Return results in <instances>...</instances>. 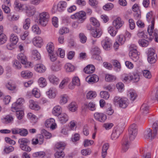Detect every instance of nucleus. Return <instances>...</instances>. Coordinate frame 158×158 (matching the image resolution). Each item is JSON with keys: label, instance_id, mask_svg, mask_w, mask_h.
<instances>
[{"label": "nucleus", "instance_id": "2eb2a0df", "mask_svg": "<svg viewBox=\"0 0 158 158\" xmlns=\"http://www.w3.org/2000/svg\"><path fill=\"white\" fill-rule=\"evenodd\" d=\"M43 42V39L39 36L34 37L32 40V43L34 45L39 48H40L42 46Z\"/></svg>", "mask_w": 158, "mask_h": 158}, {"label": "nucleus", "instance_id": "412c9836", "mask_svg": "<svg viewBox=\"0 0 158 158\" xmlns=\"http://www.w3.org/2000/svg\"><path fill=\"white\" fill-rule=\"evenodd\" d=\"M25 4H22L18 0H16L14 3L15 8V9L18 11H23V6Z\"/></svg>", "mask_w": 158, "mask_h": 158}, {"label": "nucleus", "instance_id": "4d7b16f0", "mask_svg": "<svg viewBox=\"0 0 158 158\" xmlns=\"http://www.w3.org/2000/svg\"><path fill=\"white\" fill-rule=\"evenodd\" d=\"M55 156L56 158H63L65 156L64 152L62 151H57L55 154Z\"/></svg>", "mask_w": 158, "mask_h": 158}, {"label": "nucleus", "instance_id": "a878e982", "mask_svg": "<svg viewBox=\"0 0 158 158\" xmlns=\"http://www.w3.org/2000/svg\"><path fill=\"white\" fill-rule=\"evenodd\" d=\"M46 94L49 98H54L56 96V90L55 88H50Z\"/></svg>", "mask_w": 158, "mask_h": 158}, {"label": "nucleus", "instance_id": "a211bd4d", "mask_svg": "<svg viewBox=\"0 0 158 158\" xmlns=\"http://www.w3.org/2000/svg\"><path fill=\"white\" fill-rule=\"evenodd\" d=\"M95 70V68L94 65L89 64L84 68V71L86 73L91 74L93 73Z\"/></svg>", "mask_w": 158, "mask_h": 158}, {"label": "nucleus", "instance_id": "4be33fe9", "mask_svg": "<svg viewBox=\"0 0 158 158\" xmlns=\"http://www.w3.org/2000/svg\"><path fill=\"white\" fill-rule=\"evenodd\" d=\"M129 56L130 58L135 62L137 61L139 58V54L137 51L129 52Z\"/></svg>", "mask_w": 158, "mask_h": 158}, {"label": "nucleus", "instance_id": "f704fd0d", "mask_svg": "<svg viewBox=\"0 0 158 158\" xmlns=\"http://www.w3.org/2000/svg\"><path fill=\"white\" fill-rule=\"evenodd\" d=\"M64 68L66 71L68 72H72L74 69V66L69 63L66 64L64 65Z\"/></svg>", "mask_w": 158, "mask_h": 158}, {"label": "nucleus", "instance_id": "09e8293b", "mask_svg": "<svg viewBox=\"0 0 158 158\" xmlns=\"http://www.w3.org/2000/svg\"><path fill=\"white\" fill-rule=\"evenodd\" d=\"M30 19L29 18L26 19L23 23V28L26 30L28 29L30 24Z\"/></svg>", "mask_w": 158, "mask_h": 158}, {"label": "nucleus", "instance_id": "6e6d98bb", "mask_svg": "<svg viewBox=\"0 0 158 158\" xmlns=\"http://www.w3.org/2000/svg\"><path fill=\"white\" fill-rule=\"evenodd\" d=\"M7 40V37L5 34H0V45L5 43Z\"/></svg>", "mask_w": 158, "mask_h": 158}, {"label": "nucleus", "instance_id": "7c9ffc66", "mask_svg": "<svg viewBox=\"0 0 158 158\" xmlns=\"http://www.w3.org/2000/svg\"><path fill=\"white\" fill-rule=\"evenodd\" d=\"M127 94L130 100L132 101L135 100L137 97L135 92L133 90H130L129 91Z\"/></svg>", "mask_w": 158, "mask_h": 158}, {"label": "nucleus", "instance_id": "2f4dec72", "mask_svg": "<svg viewBox=\"0 0 158 158\" xmlns=\"http://www.w3.org/2000/svg\"><path fill=\"white\" fill-rule=\"evenodd\" d=\"M17 58L22 64H25L27 61L26 56L23 53L19 54L17 56Z\"/></svg>", "mask_w": 158, "mask_h": 158}, {"label": "nucleus", "instance_id": "a19ab883", "mask_svg": "<svg viewBox=\"0 0 158 158\" xmlns=\"http://www.w3.org/2000/svg\"><path fill=\"white\" fill-rule=\"evenodd\" d=\"M22 77L25 78H29L32 77V73L28 71H23L21 73Z\"/></svg>", "mask_w": 158, "mask_h": 158}, {"label": "nucleus", "instance_id": "680f3d73", "mask_svg": "<svg viewBox=\"0 0 158 158\" xmlns=\"http://www.w3.org/2000/svg\"><path fill=\"white\" fill-rule=\"evenodd\" d=\"M79 37L80 38V41L81 43L84 44L86 42L87 37L83 33H80Z\"/></svg>", "mask_w": 158, "mask_h": 158}, {"label": "nucleus", "instance_id": "4c0bfd02", "mask_svg": "<svg viewBox=\"0 0 158 158\" xmlns=\"http://www.w3.org/2000/svg\"><path fill=\"white\" fill-rule=\"evenodd\" d=\"M131 81L134 82H137L140 79V76L138 73H134L132 75H131Z\"/></svg>", "mask_w": 158, "mask_h": 158}, {"label": "nucleus", "instance_id": "8fccbe9b", "mask_svg": "<svg viewBox=\"0 0 158 158\" xmlns=\"http://www.w3.org/2000/svg\"><path fill=\"white\" fill-rule=\"evenodd\" d=\"M32 31L34 33L37 35L40 34L41 32L39 27L36 25H35L32 26Z\"/></svg>", "mask_w": 158, "mask_h": 158}, {"label": "nucleus", "instance_id": "9b49d317", "mask_svg": "<svg viewBox=\"0 0 158 158\" xmlns=\"http://www.w3.org/2000/svg\"><path fill=\"white\" fill-rule=\"evenodd\" d=\"M102 44L104 49L106 50H109L110 49L112 42L110 39L107 37L102 41Z\"/></svg>", "mask_w": 158, "mask_h": 158}, {"label": "nucleus", "instance_id": "ea45409f", "mask_svg": "<svg viewBox=\"0 0 158 158\" xmlns=\"http://www.w3.org/2000/svg\"><path fill=\"white\" fill-rule=\"evenodd\" d=\"M29 142V140L25 138H21L18 140V143L20 144V147L27 145Z\"/></svg>", "mask_w": 158, "mask_h": 158}, {"label": "nucleus", "instance_id": "4468645a", "mask_svg": "<svg viewBox=\"0 0 158 158\" xmlns=\"http://www.w3.org/2000/svg\"><path fill=\"white\" fill-rule=\"evenodd\" d=\"M55 120L53 118H50L46 120L45 125L48 127H50L51 129L53 130L56 128V124L55 122Z\"/></svg>", "mask_w": 158, "mask_h": 158}, {"label": "nucleus", "instance_id": "c756f323", "mask_svg": "<svg viewBox=\"0 0 158 158\" xmlns=\"http://www.w3.org/2000/svg\"><path fill=\"white\" fill-rule=\"evenodd\" d=\"M48 79L54 85H57L58 83L59 79L54 75H50Z\"/></svg>", "mask_w": 158, "mask_h": 158}, {"label": "nucleus", "instance_id": "603ef678", "mask_svg": "<svg viewBox=\"0 0 158 158\" xmlns=\"http://www.w3.org/2000/svg\"><path fill=\"white\" fill-rule=\"evenodd\" d=\"M122 78L123 81L127 82H129L132 79L131 75L125 74L123 75Z\"/></svg>", "mask_w": 158, "mask_h": 158}, {"label": "nucleus", "instance_id": "393cba45", "mask_svg": "<svg viewBox=\"0 0 158 158\" xmlns=\"http://www.w3.org/2000/svg\"><path fill=\"white\" fill-rule=\"evenodd\" d=\"M102 34V31L99 29H93L92 30L91 35L94 37L99 38Z\"/></svg>", "mask_w": 158, "mask_h": 158}, {"label": "nucleus", "instance_id": "e2e57ef3", "mask_svg": "<svg viewBox=\"0 0 158 158\" xmlns=\"http://www.w3.org/2000/svg\"><path fill=\"white\" fill-rule=\"evenodd\" d=\"M101 97L106 99H107L110 97V95L107 92L102 91L100 93Z\"/></svg>", "mask_w": 158, "mask_h": 158}, {"label": "nucleus", "instance_id": "37998d69", "mask_svg": "<svg viewBox=\"0 0 158 158\" xmlns=\"http://www.w3.org/2000/svg\"><path fill=\"white\" fill-rule=\"evenodd\" d=\"M118 29L115 30L114 27H109L108 28V32L112 36L115 35L118 32Z\"/></svg>", "mask_w": 158, "mask_h": 158}, {"label": "nucleus", "instance_id": "49530a36", "mask_svg": "<svg viewBox=\"0 0 158 158\" xmlns=\"http://www.w3.org/2000/svg\"><path fill=\"white\" fill-rule=\"evenodd\" d=\"M13 67L15 69H19L21 68V65L17 60H15L13 61Z\"/></svg>", "mask_w": 158, "mask_h": 158}, {"label": "nucleus", "instance_id": "20e7f679", "mask_svg": "<svg viewBox=\"0 0 158 158\" xmlns=\"http://www.w3.org/2000/svg\"><path fill=\"white\" fill-rule=\"evenodd\" d=\"M49 18L48 13L46 12H43L39 14L38 23L43 26H45L48 23Z\"/></svg>", "mask_w": 158, "mask_h": 158}, {"label": "nucleus", "instance_id": "39448f33", "mask_svg": "<svg viewBox=\"0 0 158 158\" xmlns=\"http://www.w3.org/2000/svg\"><path fill=\"white\" fill-rule=\"evenodd\" d=\"M71 18L73 19H77L80 23H82L86 19V13L84 11H80L72 15Z\"/></svg>", "mask_w": 158, "mask_h": 158}, {"label": "nucleus", "instance_id": "a18cd8bd", "mask_svg": "<svg viewBox=\"0 0 158 158\" xmlns=\"http://www.w3.org/2000/svg\"><path fill=\"white\" fill-rule=\"evenodd\" d=\"M91 23L93 26L98 27L100 26V23L95 18L91 17L90 19Z\"/></svg>", "mask_w": 158, "mask_h": 158}, {"label": "nucleus", "instance_id": "052dcab7", "mask_svg": "<svg viewBox=\"0 0 158 158\" xmlns=\"http://www.w3.org/2000/svg\"><path fill=\"white\" fill-rule=\"evenodd\" d=\"M19 18V16L18 15H8V19L10 21H16L18 20Z\"/></svg>", "mask_w": 158, "mask_h": 158}, {"label": "nucleus", "instance_id": "bb28decb", "mask_svg": "<svg viewBox=\"0 0 158 158\" xmlns=\"http://www.w3.org/2000/svg\"><path fill=\"white\" fill-rule=\"evenodd\" d=\"M61 112V108L59 106H55L52 110V113L54 115L58 116L59 115Z\"/></svg>", "mask_w": 158, "mask_h": 158}, {"label": "nucleus", "instance_id": "0e129e2a", "mask_svg": "<svg viewBox=\"0 0 158 158\" xmlns=\"http://www.w3.org/2000/svg\"><path fill=\"white\" fill-rule=\"evenodd\" d=\"M117 39L121 44H123L126 40L125 37L123 35H118L117 36Z\"/></svg>", "mask_w": 158, "mask_h": 158}, {"label": "nucleus", "instance_id": "5fc2aeb1", "mask_svg": "<svg viewBox=\"0 0 158 158\" xmlns=\"http://www.w3.org/2000/svg\"><path fill=\"white\" fill-rule=\"evenodd\" d=\"M116 78V77L112 75L107 74L105 76V80L107 81H114Z\"/></svg>", "mask_w": 158, "mask_h": 158}, {"label": "nucleus", "instance_id": "c9c22d12", "mask_svg": "<svg viewBox=\"0 0 158 158\" xmlns=\"http://www.w3.org/2000/svg\"><path fill=\"white\" fill-rule=\"evenodd\" d=\"M66 145L65 143L63 142H59L57 143L55 145L56 148L59 150V151H62L64 149Z\"/></svg>", "mask_w": 158, "mask_h": 158}, {"label": "nucleus", "instance_id": "0eeeda50", "mask_svg": "<svg viewBox=\"0 0 158 158\" xmlns=\"http://www.w3.org/2000/svg\"><path fill=\"white\" fill-rule=\"evenodd\" d=\"M157 59V55L155 53L154 50L152 48H150L148 50V60L151 64L155 63Z\"/></svg>", "mask_w": 158, "mask_h": 158}, {"label": "nucleus", "instance_id": "338daca9", "mask_svg": "<svg viewBox=\"0 0 158 158\" xmlns=\"http://www.w3.org/2000/svg\"><path fill=\"white\" fill-rule=\"evenodd\" d=\"M41 134L44 135L46 139H49L52 136L51 134L46 130L43 129L41 130Z\"/></svg>", "mask_w": 158, "mask_h": 158}, {"label": "nucleus", "instance_id": "aec40b11", "mask_svg": "<svg viewBox=\"0 0 158 158\" xmlns=\"http://www.w3.org/2000/svg\"><path fill=\"white\" fill-rule=\"evenodd\" d=\"M67 3L65 1H60L58 4L57 9L59 11L64 10L67 6Z\"/></svg>", "mask_w": 158, "mask_h": 158}, {"label": "nucleus", "instance_id": "13d9d810", "mask_svg": "<svg viewBox=\"0 0 158 158\" xmlns=\"http://www.w3.org/2000/svg\"><path fill=\"white\" fill-rule=\"evenodd\" d=\"M113 66L114 67L116 71H119L120 69V64L119 62L117 60H114L112 62Z\"/></svg>", "mask_w": 158, "mask_h": 158}, {"label": "nucleus", "instance_id": "864d4df0", "mask_svg": "<svg viewBox=\"0 0 158 158\" xmlns=\"http://www.w3.org/2000/svg\"><path fill=\"white\" fill-rule=\"evenodd\" d=\"M138 43L139 44L143 47H146L149 44L148 41L143 39L139 40Z\"/></svg>", "mask_w": 158, "mask_h": 158}, {"label": "nucleus", "instance_id": "3c124183", "mask_svg": "<svg viewBox=\"0 0 158 158\" xmlns=\"http://www.w3.org/2000/svg\"><path fill=\"white\" fill-rule=\"evenodd\" d=\"M97 94L95 92L90 91L87 93L86 97L87 99H92L95 98Z\"/></svg>", "mask_w": 158, "mask_h": 158}, {"label": "nucleus", "instance_id": "9d476101", "mask_svg": "<svg viewBox=\"0 0 158 158\" xmlns=\"http://www.w3.org/2000/svg\"><path fill=\"white\" fill-rule=\"evenodd\" d=\"M124 22L120 17H118L113 20L112 25L116 29H118L122 27Z\"/></svg>", "mask_w": 158, "mask_h": 158}, {"label": "nucleus", "instance_id": "cd10ccee", "mask_svg": "<svg viewBox=\"0 0 158 158\" xmlns=\"http://www.w3.org/2000/svg\"><path fill=\"white\" fill-rule=\"evenodd\" d=\"M141 112L142 114L145 116L148 113V106L145 104H143L141 107Z\"/></svg>", "mask_w": 158, "mask_h": 158}, {"label": "nucleus", "instance_id": "f3484780", "mask_svg": "<svg viewBox=\"0 0 158 158\" xmlns=\"http://www.w3.org/2000/svg\"><path fill=\"white\" fill-rule=\"evenodd\" d=\"M80 80L77 77H74L72 79V84H70L69 85V88L71 89H73L75 85L78 86L80 85Z\"/></svg>", "mask_w": 158, "mask_h": 158}, {"label": "nucleus", "instance_id": "bf43d9fd", "mask_svg": "<svg viewBox=\"0 0 158 158\" xmlns=\"http://www.w3.org/2000/svg\"><path fill=\"white\" fill-rule=\"evenodd\" d=\"M49 56H50V60L52 61L53 62L57 59V54L56 52H52L49 54Z\"/></svg>", "mask_w": 158, "mask_h": 158}, {"label": "nucleus", "instance_id": "58836bf2", "mask_svg": "<svg viewBox=\"0 0 158 158\" xmlns=\"http://www.w3.org/2000/svg\"><path fill=\"white\" fill-rule=\"evenodd\" d=\"M18 38L15 34H12L10 37V41L11 43L16 44L18 41Z\"/></svg>", "mask_w": 158, "mask_h": 158}, {"label": "nucleus", "instance_id": "e433bc0d", "mask_svg": "<svg viewBox=\"0 0 158 158\" xmlns=\"http://www.w3.org/2000/svg\"><path fill=\"white\" fill-rule=\"evenodd\" d=\"M70 81V79L68 77L64 78L61 82L59 86V88L61 89H63Z\"/></svg>", "mask_w": 158, "mask_h": 158}, {"label": "nucleus", "instance_id": "7ed1b4c3", "mask_svg": "<svg viewBox=\"0 0 158 158\" xmlns=\"http://www.w3.org/2000/svg\"><path fill=\"white\" fill-rule=\"evenodd\" d=\"M113 102L114 104H118L120 107L125 108L129 104V100L126 98H120L118 96L114 97Z\"/></svg>", "mask_w": 158, "mask_h": 158}, {"label": "nucleus", "instance_id": "5701e85b", "mask_svg": "<svg viewBox=\"0 0 158 158\" xmlns=\"http://www.w3.org/2000/svg\"><path fill=\"white\" fill-rule=\"evenodd\" d=\"M85 107L88 109L90 110L93 111L96 109V105L94 103L90 102L89 103H85L84 104Z\"/></svg>", "mask_w": 158, "mask_h": 158}, {"label": "nucleus", "instance_id": "6e6552de", "mask_svg": "<svg viewBox=\"0 0 158 158\" xmlns=\"http://www.w3.org/2000/svg\"><path fill=\"white\" fill-rule=\"evenodd\" d=\"M123 131V129L120 127H114L111 135V139L115 140L118 138Z\"/></svg>", "mask_w": 158, "mask_h": 158}, {"label": "nucleus", "instance_id": "79ce46f5", "mask_svg": "<svg viewBox=\"0 0 158 158\" xmlns=\"http://www.w3.org/2000/svg\"><path fill=\"white\" fill-rule=\"evenodd\" d=\"M46 49L49 54L54 52V46L52 43H48L46 46Z\"/></svg>", "mask_w": 158, "mask_h": 158}, {"label": "nucleus", "instance_id": "f03ea898", "mask_svg": "<svg viewBox=\"0 0 158 158\" xmlns=\"http://www.w3.org/2000/svg\"><path fill=\"white\" fill-rule=\"evenodd\" d=\"M152 131L150 128L147 129L144 132V136L146 139L152 140L156 136L158 130V121H156L152 125Z\"/></svg>", "mask_w": 158, "mask_h": 158}, {"label": "nucleus", "instance_id": "dca6fc26", "mask_svg": "<svg viewBox=\"0 0 158 158\" xmlns=\"http://www.w3.org/2000/svg\"><path fill=\"white\" fill-rule=\"evenodd\" d=\"M98 77L96 75H92L88 76L86 78V81L89 83H93L98 81Z\"/></svg>", "mask_w": 158, "mask_h": 158}, {"label": "nucleus", "instance_id": "774afa93", "mask_svg": "<svg viewBox=\"0 0 158 158\" xmlns=\"http://www.w3.org/2000/svg\"><path fill=\"white\" fill-rule=\"evenodd\" d=\"M114 7L113 5L111 3H109L106 4L103 6V9L106 10H111Z\"/></svg>", "mask_w": 158, "mask_h": 158}, {"label": "nucleus", "instance_id": "c85d7f7f", "mask_svg": "<svg viewBox=\"0 0 158 158\" xmlns=\"http://www.w3.org/2000/svg\"><path fill=\"white\" fill-rule=\"evenodd\" d=\"M29 106L31 109L35 110H37L40 108L39 106L32 100L29 101Z\"/></svg>", "mask_w": 158, "mask_h": 158}, {"label": "nucleus", "instance_id": "1a4fd4ad", "mask_svg": "<svg viewBox=\"0 0 158 158\" xmlns=\"http://www.w3.org/2000/svg\"><path fill=\"white\" fill-rule=\"evenodd\" d=\"M23 11H24L28 16H33L35 12V10L33 6L26 4L23 6Z\"/></svg>", "mask_w": 158, "mask_h": 158}, {"label": "nucleus", "instance_id": "ddd939ff", "mask_svg": "<svg viewBox=\"0 0 158 158\" xmlns=\"http://www.w3.org/2000/svg\"><path fill=\"white\" fill-rule=\"evenodd\" d=\"M130 143L128 140V138L126 137L123 138L122 140V151L125 152L129 148Z\"/></svg>", "mask_w": 158, "mask_h": 158}, {"label": "nucleus", "instance_id": "b1692460", "mask_svg": "<svg viewBox=\"0 0 158 158\" xmlns=\"http://www.w3.org/2000/svg\"><path fill=\"white\" fill-rule=\"evenodd\" d=\"M35 69L38 72L42 73L44 72L46 69L44 66L41 64H37L35 66Z\"/></svg>", "mask_w": 158, "mask_h": 158}, {"label": "nucleus", "instance_id": "c03bdc74", "mask_svg": "<svg viewBox=\"0 0 158 158\" xmlns=\"http://www.w3.org/2000/svg\"><path fill=\"white\" fill-rule=\"evenodd\" d=\"M61 66V64L59 63L57 64H53L51 66V69L52 71L57 72L60 70Z\"/></svg>", "mask_w": 158, "mask_h": 158}, {"label": "nucleus", "instance_id": "f257e3e1", "mask_svg": "<svg viewBox=\"0 0 158 158\" xmlns=\"http://www.w3.org/2000/svg\"><path fill=\"white\" fill-rule=\"evenodd\" d=\"M24 103V100L23 98H19L12 104L11 107V110L13 112H16L17 117L19 120L22 118L24 115L23 111L19 110Z\"/></svg>", "mask_w": 158, "mask_h": 158}, {"label": "nucleus", "instance_id": "423d86ee", "mask_svg": "<svg viewBox=\"0 0 158 158\" xmlns=\"http://www.w3.org/2000/svg\"><path fill=\"white\" fill-rule=\"evenodd\" d=\"M137 126L136 124H133L131 125L128 129L129 139L131 140H133L137 134Z\"/></svg>", "mask_w": 158, "mask_h": 158}, {"label": "nucleus", "instance_id": "de8ad7c7", "mask_svg": "<svg viewBox=\"0 0 158 158\" xmlns=\"http://www.w3.org/2000/svg\"><path fill=\"white\" fill-rule=\"evenodd\" d=\"M146 19L149 23L153 22V21H154V18L152 15V11H150L146 15Z\"/></svg>", "mask_w": 158, "mask_h": 158}, {"label": "nucleus", "instance_id": "69168bd1", "mask_svg": "<svg viewBox=\"0 0 158 158\" xmlns=\"http://www.w3.org/2000/svg\"><path fill=\"white\" fill-rule=\"evenodd\" d=\"M143 76L147 79H149L152 77L150 72L148 70H144L143 71Z\"/></svg>", "mask_w": 158, "mask_h": 158}, {"label": "nucleus", "instance_id": "72a5a7b5", "mask_svg": "<svg viewBox=\"0 0 158 158\" xmlns=\"http://www.w3.org/2000/svg\"><path fill=\"white\" fill-rule=\"evenodd\" d=\"M32 58L35 60H38L40 59L41 56L40 53L36 50H34L32 52Z\"/></svg>", "mask_w": 158, "mask_h": 158}, {"label": "nucleus", "instance_id": "473e14b6", "mask_svg": "<svg viewBox=\"0 0 158 158\" xmlns=\"http://www.w3.org/2000/svg\"><path fill=\"white\" fill-rule=\"evenodd\" d=\"M38 83L40 87H44L47 85V82L44 78L41 77L38 80Z\"/></svg>", "mask_w": 158, "mask_h": 158}, {"label": "nucleus", "instance_id": "f8f14e48", "mask_svg": "<svg viewBox=\"0 0 158 158\" xmlns=\"http://www.w3.org/2000/svg\"><path fill=\"white\" fill-rule=\"evenodd\" d=\"M94 116L96 120L102 123L104 122L107 118L106 115L101 113H95Z\"/></svg>", "mask_w": 158, "mask_h": 158}, {"label": "nucleus", "instance_id": "6ab92c4d", "mask_svg": "<svg viewBox=\"0 0 158 158\" xmlns=\"http://www.w3.org/2000/svg\"><path fill=\"white\" fill-rule=\"evenodd\" d=\"M57 116L58 117L59 121L61 123H64L68 120V116L65 113H63L60 114Z\"/></svg>", "mask_w": 158, "mask_h": 158}]
</instances>
